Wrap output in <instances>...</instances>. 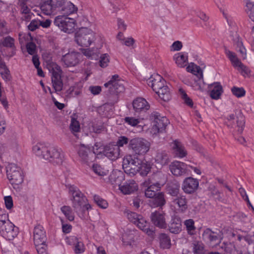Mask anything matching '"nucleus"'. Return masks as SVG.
I'll use <instances>...</instances> for the list:
<instances>
[{
    "label": "nucleus",
    "mask_w": 254,
    "mask_h": 254,
    "mask_svg": "<svg viewBox=\"0 0 254 254\" xmlns=\"http://www.w3.org/2000/svg\"><path fill=\"white\" fill-rule=\"evenodd\" d=\"M27 51L29 54L34 55L36 52V45L33 42H29L26 45Z\"/></svg>",
    "instance_id": "obj_60"
},
{
    "label": "nucleus",
    "mask_w": 254,
    "mask_h": 254,
    "mask_svg": "<svg viewBox=\"0 0 254 254\" xmlns=\"http://www.w3.org/2000/svg\"><path fill=\"white\" fill-rule=\"evenodd\" d=\"M184 225L186 227L188 234L190 235H193L195 230L194 221L192 219H189L185 220L184 222Z\"/></svg>",
    "instance_id": "obj_45"
},
{
    "label": "nucleus",
    "mask_w": 254,
    "mask_h": 254,
    "mask_svg": "<svg viewBox=\"0 0 254 254\" xmlns=\"http://www.w3.org/2000/svg\"><path fill=\"white\" fill-rule=\"evenodd\" d=\"M193 251L194 254H204L203 244L200 242L193 244Z\"/></svg>",
    "instance_id": "obj_52"
},
{
    "label": "nucleus",
    "mask_w": 254,
    "mask_h": 254,
    "mask_svg": "<svg viewBox=\"0 0 254 254\" xmlns=\"http://www.w3.org/2000/svg\"><path fill=\"white\" fill-rule=\"evenodd\" d=\"M33 240L35 246L46 243V231L42 225L38 224L36 225L33 230Z\"/></svg>",
    "instance_id": "obj_18"
},
{
    "label": "nucleus",
    "mask_w": 254,
    "mask_h": 254,
    "mask_svg": "<svg viewBox=\"0 0 254 254\" xmlns=\"http://www.w3.org/2000/svg\"><path fill=\"white\" fill-rule=\"evenodd\" d=\"M150 180H145L143 183V186L146 187L145 190V195L148 198H152L157 194V191L161 188L160 184L156 182H151Z\"/></svg>",
    "instance_id": "obj_20"
},
{
    "label": "nucleus",
    "mask_w": 254,
    "mask_h": 254,
    "mask_svg": "<svg viewBox=\"0 0 254 254\" xmlns=\"http://www.w3.org/2000/svg\"><path fill=\"white\" fill-rule=\"evenodd\" d=\"M231 91L233 94L238 98L242 97L246 94V91L243 87L234 86L232 88Z\"/></svg>",
    "instance_id": "obj_53"
},
{
    "label": "nucleus",
    "mask_w": 254,
    "mask_h": 254,
    "mask_svg": "<svg viewBox=\"0 0 254 254\" xmlns=\"http://www.w3.org/2000/svg\"><path fill=\"white\" fill-rule=\"evenodd\" d=\"M100 154L103 152V154L111 160H115L118 158L120 155V148L116 146H106L105 148L98 149Z\"/></svg>",
    "instance_id": "obj_24"
},
{
    "label": "nucleus",
    "mask_w": 254,
    "mask_h": 254,
    "mask_svg": "<svg viewBox=\"0 0 254 254\" xmlns=\"http://www.w3.org/2000/svg\"><path fill=\"white\" fill-rule=\"evenodd\" d=\"M78 241H79V239L74 236H70L65 238V242L70 246H74Z\"/></svg>",
    "instance_id": "obj_63"
},
{
    "label": "nucleus",
    "mask_w": 254,
    "mask_h": 254,
    "mask_svg": "<svg viewBox=\"0 0 254 254\" xmlns=\"http://www.w3.org/2000/svg\"><path fill=\"white\" fill-rule=\"evenodd\" d=\"M151 128V132L153 134L163 132L169 123L168 119L162 116L157 112H153L150 115Z\"/></svg>",
    "instance_id": "obj_5"
},
{
    "label": "nucleus",
    "mask_w": 254,
    "mask_h": 254,
    "mask_svg": "<svg viewBox=\"0 0 254 254\" xmlns=\"http://www.w3.org/2000/svg\"><path fill=\"white\" fill-rule=\"evenodd\" d=\"M6 128V123L4 116L0 112V135L2 134Z\"/></svg>",
    "instance_id": "obj_57"
},
{
    "label": "nucleus",
    "mask_w": 254,
    "mask_h": 254,
    "mask_svg": "<svg viewBox=\"0 0 254 254\" xmlns=\"http://www.w3.org/2000/svg\"><path fill=\"white\" fill-rule=\"evenodd\" d=\"M165 81L161 76L159 74L154 75V77H151L148 81V84L151 86L156 93L163 87L165 85Z\"/></svg>",
    "instance_id": "obj_25"
},
{
    "label": "nucleus",
    "mask_w": 254,
    "mask_h": 254,
    "mask_svg": "<svg viewBox=\"0 0 254 254\" xmlns=\"http://www.w3.org/2000/svg\"><path fill=\"white\" fill-rule=\"evenodd\" d=\"M82 86L74 85L70 87L69 89V93L72 96H78L80 95L82 92Z\"/></svg>",
    "instance_id": "obj_59"
},
{
    "label": "nucleus",
    "mask_w": 254,
    "mask_h": 254,
    "mask_svg": "<svg viewBox=\"0 0 254 254\" xmlns=\"http://www.w3.org/2000/svg\"><path fill=\"white\" fill-rule=\"evenodd\" d=\"M93 172L99 176H104L107 174V171L103 169L101 166L97 164H94L92 166Z\"/></svg>",
    "instance_id": "obj_55"
},
{
    "label": "nucleus",
    "mask_w": 254,
    "mask_h": 254,
    "mask_svg": "<svg viewBox=\"0 0 254 254\" xmlns=\"http://www.w3.org/2000/svg\"><path fill=\"white\" fill-rule=\"evenodd\" d=\"M44 160L54 165H61L64 160V154L61 148L48 143Z\"/></svg>",
    "instance_id": "obj_3"
},
{
    "label": "nucleus",
    "mask_w": 254,
    "mask_h": 254,
    "mask_svg": "<svg viewBox=\"0 0 254 254\" xmlns=\"http://www.w3.org/2000/svg\"><path fill=\"white\" fill-rule=\"evenodd\" d=\"M69 128L71 131L74 135L75 133L79 132L80 130V126L79 122L77 121L76 119L72 118Z\"/></svg>",
    "instance_id": "obj_47"
},
{
    "label": "nucleus",
    "mask_w": 254,
    "mask_h": 254,
    "mask_svg": "<svg viewBox=\"0 0 254 254\" xmlns=\"http://www.w3.org/2000/svg\"><path fill=\"white\" fill-rule=\"evenodd\" d=\"M169 230L171 233L179 234L182 230V221L180 216L174 214L171 217L169 225Z\"/></svg>",
    "instance_id": "obj_27"
},
{
    "label": "nucleus",
    "mask_w": 254,
    "mask_h": 254,
    "mask_svg": "<svg viewBox=\"0 0 254 254\" xmlns=\"http://www.w3.org/2000/svg\"><path fill=\"white\" fill-rule=\"evenodd\" d=\"M199 186L198 180L192 177L186 178L182 185V189L186 193L191 194L194 192Z\"/></svg>",
    "instance_id": "obj_19"
},
{
    "label": "nucleus",
    "mask_w": 254,
    "mask_h": 254,
    "mask_svg": "<svg viewBox=\"0 0 254 254\" xmlns=\"http://www.w3.org/2000/svg\"><path fill=\"white\" fill-rule=\"evenodd\" d=\"M124 120L126 124L132 127H135L140 123L139 119L132 117H127L125 118Z\"/></svg>",
    "instance_id": "obj_56"
},
{
    "label": "nucleus",
    "mask_w": 254,
    "mask_h": 254,
    "mask_svg": "<svg viewBox=\"0 0 254 254\" xmlns=\"http://www.w3.org/2000/svg\"><path fill=\"white\" fill-rule=\"evenodd\" d=\"M40 26V20L37 19L32 20L29 25L28 26V29L31 31H34Z\"/></svg>",
    "instance_id": "obj_62"
},
{
    "label": "nucleus",
    "mask_w": 254,
    "mask_h": 254,
    "mask_svg": "<svg viewBox=\"0 0 254 254\" xmlns=\"http://www.w3.org/2000/svg\"><path fill=\"white\" fill-rule=\"evenodd\" d=\"M114 11L123 8L125 4L126 0H109Z\"/></svg>",
    "instance_id": "obj_43"
},
{
    "label": "nucleus",
    "mask_w": 254,
    "mask_h": 254,
    "mask_svg": "<svg viewBox=\"0 0 254 254\" xmlns=\"http://www.w3.org/2000/svg\"><path fill=\"white\" fill-rule=\"evenodd\" d=\"M128 148L137 155H144L149 150L150 143L142 137H135L129 142Z\"/></svg>",
    "instance_id": "obj_9"
},
{
    "label": "nucleus",
    "mask_w": 254,
    "mask_h": 254,
    "mask_svg": "<svg viewBox=\"0 0 254 254\" xmlns=\"http://www.w3.org/2000/svg\"><path fill=\"white\" fill-rule=\"evenodd\" d=\"M54 24L64 33L70 34L74 32L76 26V20L65 15H59L55 17Z\"/></svg>",
    "instance_id": "obj_7"
},
{
    "label": "nucleus",
    "mask_w": 254,
    "mask_h": 254,
    "mask_svg": "<svg viewBox=\"0 0 254 254\" xmlns=\"http://www.w3.org/2000/svg\"><path fill=\"white\" fill-rule=\"evenodd\" d=\"M19 233L18 228L12 223L9 218L0 225V234L7 240H13Z\"/></svg>",
    "instance_id": "obj_10"
},
{
    "label": "nucleus",
    "mask_w": 254,
    "mask_h": 254,
    "mask_svg": "<svg viewBox=\"0 0 254 254\" xmlns=\"http://www.w3.org/2000/svg\"><path fill=\"white\" fill-rule=\"evenodd\" d=\"M232 40L237 43V46L239 48V52H240L241 57L245 60L247 58V50L244 46L241 39L237 32L235 31L231 34Z\"/></svg>",
    "instance_id": "obj_32"
},
{
    "label": "nucleus",
    "mask_w": 254,
    "mask_h": 254,
    "mask_svg": "<svg viewBox=\"0 0 254 254\" xmlns=\"http://www.w3.org/2000/svg\"><path fill=\"white\" fill-rule=\"evenodd\" d=\"M188 166L185 163L174 161L170 165V170L173 175L181 176L185 174L188 171Z\"/></svg>",
    "instance_id": "obj_21"
},
{
    "label": "nucleus",
    "mask_w": 254,
    "mask_h": 254,
    "mask_svg": "<svg viewBox=\"0 0 254 254\" xmlns=\"http://www.w3.org/2000/svg\"><path fill=\"white\" fill-rule=\"evenodd\" d=\"M75 41L81 47H89L95 40V33L86 27L80 28L75 33Z\"/></svg>",
    "instance_id": "obj_4"
},
{
    "label": "nucleus",
    "mask_w": 254,
    "mask_h": 254,
    "mask_svg": "<svg viewBox=\"0 0 254 254\" xmlns=\"http://www.w3.org/2000/svg\"><path fill=\"white\" fill-rule=\"evenodd\" d=\"M0 73L2 79L4 81H8L10 80L11 76L10 74V71L6 65L0 67Z\"/></svg>",
    "instance_id": "obj_50"
},
{
    "label": "nucleus",
    "mask_w": 254,
    "mask_h": 254,
    "mask_svg": "<svg viewBox=\"0 0 254 254\" xmlns=\"http://www.w3.org/2000/svg\"><path fill=\"white\" fill-rule=\"evenodd\" d=\"M127 217L129 221L135 224L137 227L149 236L153 237L154 231L149 228V223L142 215L135 212H127Z\"/></svg>",
    "instance_id": "obj_6"
},
{
    "label": "nucleus",
    "mask_w": 254,
    "mask_h": 254,
    "mask_svg": "<svg viewBox=\"0 0 254 254\" xmlns=\"http://www.w3.org/2000/svg\"><path fill=\"white\" fill-rule=\"evenodd\" d=\"M51 78L54 89L56 91H61L63 88V83L61 79L60 71L54 70L52 72Z\"/></svg>",
    "instance_id": "obj_30"
},
{
    "label": "nucleus",
    "mask_w": 254,
    "mask_h": 254,
    "mask_svg": "<svg viewBox=\"0 0 254 254\" xmlns=\"http://www.w3.org/2000/svg\"><path fill=\"white\" fill-rule=\"evenodd\" d=\"M156 94L164 101H168L171 98L169 88L167 85H164Z\"/></svg>",
    "instance_id": "obj_39"
},
{
    "label": "nucleus",
    "mask_w": 254,
    "mask_h": 254,
    "mask_svg": "<svg viewBox=\"0 0 254 254\" xmlns=\"http://www.w3.org/2000/svg\"><path fill=\"white\" fill-rule=\"evenodd\" d=\"M68 190L71 195L72 206L78 214L83 215L92 209L91 205L87 203L88 199L79 189L74 185H70Z\"/></svg>",
    "instance_id": "obj_2"
},
{
    "label": "nucleus",
    "mask_w": 254,
    "mask_h": 254,
    "mask_svg": "<svg viewBox=\"0 0 254 254\" xmlns=\"http://www.w3.org/2000/svg\"><path fill=\"white\" fill-rule=\"evenodd\" d=\"M245 10L249 15L250 18L254 22V3L250 1L247 2Z\"/></svg>",
    "instance_id": "obj_49"
},
{
    "label": "nucleus",
    "mask_w": 254,
    "mask_h": 254,
    "mask_svg": "<svg viewBox=\"0 0 254 254\" xmlns=\"http://www.w3.org/2000/svg\"><path fill=\"white\" fill-rule=\"evenodd\" d=\"M110 62V56L108 54H102L100 57L99 64L102 68L106 67Z\"/></svg>",
    "instance_id": "obj_48"
},
{
    "label": "nucleus",
    "mask_w": 254,
    "mask_h": 254,
    "mask_svg": "<svg viewBox=\"0 0 254 254\" xmlns=\"http://www.w3.org/2000/svg\"><path fill=\"white\" fill-rule=\"evenodd\" d=\"M123 167L125 172L130 176L137 173L141 176H146L151 170V164L149 162L141 160L134 155H127L123 159Z\"/></svg>",
    "instance_id": "obj_1"
},
{
    "label": "nucleus",
    "mask_w": 254,
    "mask_h": 254,
    "mask_svg": "<svg viewBox=\"0 0 254 254\" xmlns=\"http://www.w3.org/2000/svg\"><path fill=\"white\" fill-rule=\"evenodd\" d=\"M50 1H51L54 7L58 11L60 10L62 7L64 5L66 0H50Z\"/></svg>",
    "instance_id": "obj_61"
},
{
    "label": "nucleus",
    "mask_w": 254,
    "mask_h": 254,
    "mask_svg": "<svg viewBox=\"0 0 254 254\" xmlns=\"http://www.w3.org/2000/svg\"><path fill=\"white\" fill-rule=\"evenodd\" d=\"M128 138L125 136H121L118 138L117 141L116 147H118L119 148L121 147H123L125 145L129 144Z\"/></svg>",
    "instance_id": "obj_58"
},
{
    "label": "nucleus",
    "mask_w": 254,
    "mask_h": 254,
    "mask_svg": "<svg viewBox=\"0 0 254 254\" xmlns=\"http://www.w3.org/2000/svg\"><path fill=\"white\" fill-rule=\"evenodd\" d=\"M173 60L178 66L184 67L188 62V54L185 52H180L175 54L173 56Z\"/></svg>",
    "instance_id": "obj_33"
},
{
    "label": "nucleus",
    "mask_w": 254,
    "mask_h": 254,
    "mask_svg": "<svg viewBox=\"0 0 254 254\" xmlns=\"http://www.w3.org/2000/svg\"><path fill=\"white\" fill-rule=\"evenodd\" d=\"M197 77V79L192 77H188L184 79L183 82L187 85L191 87L193 90L203 92L206 88V84L204 82L203 77Z\"/></svg>",
    "instance_id": "obj_16"
},
{
    "label": "nucleus",
    "mask_w": 254,
    "mask_h": 254,
    "mask_svg": "<svg viewBox=\"0 0 254 254\" xmlns=\"http://www.w3.org/2000/svg\"><path fill=\"white\" fill-rule=\"evenodd\" d=\"M38 254H48L47 251V245L45 243L35 246Z\"/></svg>",
    "instance_id": "obj_64"
},
{
    "label": "nucleus",
    "mask_w": 254,
    "mask_h": 254,
    "mask_svg": "<svg viewBox=\"0 0 254 254\" xmlns=\"http://www.w3.org/2000/svg\"><path fill=\"white\" fill-rule=\"evenodd\" d=\"M132 107L135 114L142 116L149 109L150 105L144 98L138 97L133 101Z\"/></svg>",
    "instance_id": "obj_14"
},
{
    "label": "nucleus",
    "mask_w": 254,
    "mask_h": 254,
    "mask_svg": "<svg viewBox=\"0 0 254 254\" xmlns=\"http://www.w3.org/2000/svg\"><path fill=\"white\" fill-rule=\"evenodd\" d=\"M169 161L168 155L165 151L157 153L155 157V161L157 163L165 165L168 164Z\"/></svg>",
    "instance_id": "obj_40"
},
{
    "label": "nucleus",
    "mask_w": 254,
    "mask_h": 254,
    "mask_svg": "<svg viewBox=\"0 0 254 254\" xmlns=\"http://www.w3.org/2000/svg\"><path fill=\"white\" fill-rule=\"evenodd\" d=\"M158 239L161 248L168 249L171 247V239L168 235L165 233H161L159 236Z\"/></svg>",
    "instance_id": "obj_37"
},
{
    "label": "nucleus",
    "mask_w": 254,
    "mask_h": 254,
    "mask_svg": "<svg viewBox=\"0 0 254 254\" xmlns=\"http://www.w3.org/2000/svg\"><path fill=\"white\" fill-rule=\"evenodd\" d=\"M149 204L152 207H161L166 204V200L163 192H158L155 196L149 201Z\"/></svg>",
    "instance_id": "obj_34"
},
{
    "label": "nucleus",
    "mask_w": 254,
    "mask_h": 254,
    "mask_svg": "<svg viewBox=\"0 0 254 254\" xmlns=\"http://www.w3.org/2000/svg\"><path fill=\"white\" fill-rule=\"evenodd\" d=\"M74 252L75 254H82L85 251V246L82 242L78 241L74 246Z\"/></svg>",
    "instance_id": "obj_54"
},
{
    "label": "nucleus",
    "mask_w": 254,
    "mask_h": 254,
    "mask_svg": "<svg viewBox=\"0 0 254 254\" xmlns=\"http://www.w3.org/2000/svg\"><path fill=\"white\" fill-rule=\"evenodd\" d=\"M236 122L237 127H238L237 131L239 133L241 134L244 130L245 124L244 117L242 115H240L239 116L237 117Z\"/></svg>",
    "instance_id": "obj_51"
},
{
    "label": "nucleus",
    "mask_w": 254,
    "mask_h": 254,
    "mask_svg": "<svg viewBox=\"0 0 254 254\" xmlns=\"http://www.w3.org/2000/svg\"><path fill=\"white\" fill-rule=\"evenodd\" d=\"M226 54L229 60L231 61L232 65L235 68H236L240 71H245L246 67L238 58L235 53L228 51L226 52Z\"/></svg>",
    "instance_id": "obj_28"
},
{
    "label": "nucleus",
    "mask_w": 254,
    "mask_h": 254,
    "mask_svg": "<svg viewBox=\"0 0 254 254\" xmlns=\"http://www.w3.org/2000/svg\"><path fill=\"white\" fill-rule=\"evenodd\" d=\"M210 90V96L212 99L218 100L220 98L223 90L222 85L219 82H214L208 85Z\"/></svg>",
    "instance_id": "obj_29"
},
{
    "label": "nucleus",
    "mask_w": 254,
    "mask_h": 254,
    "mask_svg": "<svg viewBox=\"0 0 254 254\" xmlns=\"http://www.w3.org/2000/svg\"><path fill=\"white\" fill-rule=\"evenodd\" d=\"M187 199L185 196L179 195L173 197L171 202V207L175 211L183 213L188 209Z\"/></svg>",
    "instance_id": "obj_15"
},
{
    "label": "nucleus",
    "mask_w": 254,
    "mask_h": 254,
    "mask_svg": "<svg viewBox=\"0 0 254 254\" xmlns=\"http://www.w3.org/2000/svg\"><path fill=\"white\" fill-rule=\"evenodd\" d=\"M48 143L45 142H38L33 145L32 152L33 154L40 159L44 160V156Z\"/></svg>",
    "instance_id": "obj_26"
},
{
    "label": "nucleus",
    "mask_w": 254,
    "mask_h": 254,
    "mask_svg": "<svg viewBox=\"0 0 254 254\" xmlns=\"http://www.w3.org/2000/svg\"><path fill=\"white\" fill-rule=\"evenodd\" d=\"M6 174L10 183L13 186L20 185L24 181L22 170L15 164H9L7 166Z\"/></svg>",
    "instance_id": "obj_8"
},
{
    "label": "nucleus",
    "mask_w": 254,
    "mask_h": 254,
    "mask_svg": "<svg viewBox=\"0 0 254 254\" xmlns=\"http://www.w3.org/2000/svg\"><path fill=\"white\" fill-rule=\"evenodd\" d=\"M100 153L101 151H98V149L93 147L92 151L90 147L84 144H81L78 149V156L81 161L84 163H88L95 157L94 155H100Z\"/></svg>",
    "instance_id": "obj_13"
},
{
    "label": "nucleus",
    "mask_w": 254,
    "mask_h": 254,
    "mask_svg": "<svg viewBox=\"0 0 254 254\" xmlns=\"http://www.w3.org/2000/svg\"><path fill=\"white\" fill-rule=\"evenodd\" d=\"M62 15H65L68 17L69 15L76 13L77 11V8L70 1L65 2L60 10Z\"/></svg>",
    "instance_id": "obj_35"
},
{
    "label": "nucleus",
    "mask_w": 254,
    "mask_h": 254,
    "mask_svg": "<svg viewBox=\"0 0 254 254\" xmlns=\"http://www.w3.org/2000/svg\"><path fill=\"white\" fill-rule=\"evenodd\" d=\"M61 210L67 219L72 221L74 219V213L69 206L64 205L61 208Z\"/></svg>",
    "instance_id": "obj_41"
},
{
    "label": "nucleus",
    "mask_w": 254,
    "mask_h": 254,
    "mask_svg": "<svg viewBox=\"0 0 254 254\" xmlns=\"http://www.w3.org/2000/svg\"><path fill=\"white\" fill-rule=\"evenodd\" d=\"M14 42V38L9 36L4 37L0 41V51L3 56L11 57L15 54Z\"/></svg>",
    "instance_id": "obj_12"
},
{
    "label": "nucleus",
    "mask_w": 254,
    "mask_h": 254,
    "mask_svg": "<svg viewBox=\"0 0 254 254\" xmlns=\"http://www.w3.org/2000/svg\"><path fill=\"white\" fill-rule=\"evenodd\" d=\"M165 213L163 211H155L151 214L150 218L152 223L160 228H166L167 223L165 218Z\"/></svg>",
    "instance_id": "obj_22"
},
{
    "label": "nucleus",
    "mask_w": 254,
    "mask_h": 254,
    "mask_svg": "<svg viewBox=\"0 0 254 254\" xmlns=\"http://www.w3.org/2000/svg\"><path fill=\"white\" fill-rule=\"evenodd\" d=\"M179 92L185 104L189 107L192 108L193 105V101L192 99L188 96L186 91L183 88H180Z\"/></svg>",
    "instance_id": "obj_42"
},
{
    "label": "nucleus",
    "mask_w": 254,
    "mask_h": 254,
    "mask_svg": "<svg viewBox=\"0 0 254 254\" xmlns=\"http://www.w3.org/2000/svg\"><path fill=\"white\" fill-rule=\"evenodd\" d=\"M187 71L196 76L203 77V71L199 66L190 63L186 68Z\"/></svg>",
    "instance_id": "obj_38"
},
{
    "label": "nucleus",
    "mask_w": 254,
    "mask_h": 254,
    "mask_svg": "<svg viewBox=\"0 0 254 254\" xmlns=\"http://www.w3.org/2000/svg\"><path fill=\"white\" fill-rule=\"evenodd\" d=\"M171 147L175 157L181 159L186 157L188 154L185 146L178 140H175L172 142Z\"/></svg>",
    "instance_id": "obj_23"
},
{
    "label": "nucleus",
    "mask_w": 254,
    "mask_h": 254,
    "mask_svg": "<svg viewBox=\"0 0 254 254\" xmlns=\"http://www.w3.org/2000/svg\"><path fill=\"white\" fill-rule=\"evenodd\" d=\"M202 237L204 239L207 240L209 241H214L217 239V236L215 235L214 232L212 231L209 228L206 229L203 234Z\"/></svg>",
    "instance_id": "obj_44"
},
{
    "label": "nucleus",
    "mask_w": 254,
    "mask_h": 254,
    "mask_svg": "<svg viewBox=\"0 0 254 254\" xmlns=\"http://www.w3.org/2000/svg\"><path fill=\"white\" fill-rule=\"evenodd\" d=\"M82 58L81 54L72 52L63 56L62 60L66 66H74L79 63Z\"/></svg>",
    "instance_id": "obj_17"
},
{
    "label": "nucleus",
    "mask_w": 254,
    "mask_h": 254,
    "mask_svg": "<svg viewBox=\"0 0 254 254\" xmlns=\"http://www.w3.org/2000/svg\"><path fill=\"white\" fill-rule=\"evenodd\" d=\"M40 9L42 12L47 15L55 14L57 11L50 0H47L43 2L41 4Z\"/></svg>",
    "instance_id": "obj_36"
},
{
    "label": "nucleus",
    "mask_w": 254,
    "mask_h": 254,
    "mask_svg": "<svg viewBox=\"0 0 254 254\" xmlns=\"http://www.w3.org/2000/svg\"><path fill=\"white\" fill-rule=\"evenodd\" d=\"M94 201L95 203L100 208L106 209L108 206V203L105 200L101 198L98 195H94L93 196Z\"/></svg>",
    "instance_id": "obj_46"
},
{
    "label": "nucleus",
    "mask_w": 254,
    "mask_h": 254,
    "mask_svg": "<svg viewBox=\"0 0 254 254\" xmlns=\"http://www.w3.org/2000/svg\"><path fill=\"white\" fill-rule=\"evenodd\" d=\"M120 190L125 194H130L138 189V185L134 180H129L120 187Z\"/></svg>",
    "instance_id": "obj_31"
},
{
    "label": "nucleus",
    "mask_w": 254,
    "mask_h": 254,
    "mask_svg": "<svg viewBox=\"0 0 254 254\" xmlns=\"http://www.w3.org/2000/svg\"><path fill=\"white\" fill-rule=\"evenodd\" d=\"M118 74H114L112 76L110 79L104 84L106 88H109L110 93L113 94H118L125 90V87Z\"/></svg>",
    "instance_id": "obj_11"
}]
</instances>
